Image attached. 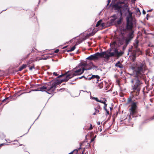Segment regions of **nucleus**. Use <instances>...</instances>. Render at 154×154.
Returning <instances> with one entry per match:
<instances>
[{"label":"nucleus","mask_w":154,"mask_h":154,"mask_svg":"<svg viewBox=\"0 0 154 154\" xmlns=\"http://www.w3.org/2000/svg\"><path fill=\"white\" fill-rule=\"evenodd\" d=\"M133 70V74L135 77L131 80V82L133 84V95L137 96L139 95L141 86V79L145 80V76L144 74L146 70V66L143 63L139 62L132 68Z\"/></svg>","instance_id":"f257e3e1"},{"label":"nucleus","mask_w":154,"mask_h":154,"mask_svg":"<svg viewBox=\"0 0 154 154\" xmlns=\"http://www.w3.org/2000/svg\"><path fill=\"white\" fill-rule=\"evenodd\" d=\"M126 29L127 30H131V32L128 34L126 37H125L124 33L122 32L119 34L116 38V40L118 42V43L121 45L123 44L125 41L126 45H128L134 36V31L132 29L133 27V20H126Z\"/></svg>","instance_id":"f03ea898"},{"label":"nucleus","mask_w":154,"mask_h":154,"mask_svg":"<svg viewBox=\"0 0 154 154\" xmlns=\"http://www.w3.org/2000/svg\"><path fill=\"white\" fill-rule=\"evenodd\" d=\"M76 69H77L76 70H74V73H70L68 74V72L61 75L58 74V78L65 76L63 79L60 80L58 79V85L60 84L62 82L67 81L69 79L75 76L82 74L84 72V70H85V68L84 67H79V66L78 67H76Z\"/></svg>","instance_id":"7ed1b4c3"},{"label":"nucleus","mask_w":154,"mask_h":154,"mask_svg":"<svg viewBox=\"0 0 154 154\" xmlns=\"http://www.w3.org/2000/svg\"><path fill=\"white\" fill-rule=\"evenodd\" d=\"M112 7L115 10H117L119 13L121 17L123 13H124L127 7H128V4H125L124 2L118 1L112 5Z\"/></svg>","instance_id":"20e7f679"},{"label":"nucleus","mask_w":154,"mask_h":154,"mask_svg":"<svg viewBox=\"0 0 154 154\" xmlns=\"http://www.w3.org/2000/svg\"><path fill=\"white\" fill-rule=\"evenodd\" d=\"M58 85V80L56 79L51 83H48L45 85V86H42L39 88L42 91H46L48 93L51 94L54 91Z\"/></svg>","instance_id":"39448f33"},{"label":"nucleus","mask_w":154,"mask_h":154,"mask_svg":"<svg viewBox=\"0 0 154 154\" xmlns=\"http://www.w3.org/2000/svg\"><path fill=\"white\" fill-rule=\"evenodd\" d=\"M128 103H131V107L129 109V112L130 115L133 117H134L137 113V105L138 102L132 100V98L131 97L128 98Z\"/></svg>","instance_id":"423d86ee"},{"label":"nucleus","mask_w":154,"mask_h":154,"mask_svg":"<svg viewBox=\"0 0 154 154\" xmlns=\"http://www.w3.org/2000/svg\"><path fill=\"white\" fill-rule=\"evenodd\" d=\"M138 40L137 39H136L135 40V43H134V46L136 49L135 50H134L131 49L132 55L135 59L142 54L141 51H140V49L138 48ZM129 51H131L130 49L129 50Z\"/></svg>","instance_id":"0eeeda50"},{"label":"nucleus","mask_w":154,"mask_h":154,"mask_svg":"<svg viewBox=\"0 0 154 154\" xmlns=\"http://www.w3.org/2000/svg\"><path fill=\"white\" fill-rule=\"evenodd\" d=\"M87 59L89 60H97L98 58L96 53L93 55H92L89 56L88 57Z\"/></svg>","instance_id":"6e6552de"},{"label":"nucleus","mask_w":154,"mask_h":154,"mask_svg":"<svg viewBox=\"0 0 154 154\" xmlns=\"http://www.w3.org/2000/svg\"><path fill=\"white\" fill-rule=\"evenodd\" d=\"M112 50H113V51L115 52V56L117 57H119L121 56L123 54V52L122 51L119 52L118 49L116 48H112Z\"/></svg>","instance_id":"1a4fd4ad"},{"label":"nucleus","mask_w":154,"mask_h":154,"mask_svg":"<svg viewBox=\"0 0 154 154\" xmlns=\"http://www.w3.org/2000/svg\"><path fill=\"white\" fill-rule=\"evenodd\" d=\"M126 10H127L129 14V15H128L126 17V20H133L132 16V13L130 11L129 9L128 8V7H127V9Z\"/></svg>","instance_id":"9d476101"},{"label":"nucleus","mask_w":154,"mask_h":154,"mask_svg":"<svg viewBox=\"0 0 154 154\" xmlns=\"http://www.w3.org/2000/svg\"><path fill=\"white\" fill-rule=\"evenodd\" d=\"M92 65H93V63L91 62L89 63L88 64L87 63V68H85V70H89L91 69L92 68Z\"/></svg>","instance_id":"9b49d317"},{"label":"nucleus","mask_w":154,"mask_h":154,"mask_svg":"<svg viewBox=\"0 0 154 154\" xmlns=\"http://www.w3.org/2000/svg\"><path fill=\"white\" fill-rule=\"evenodd\" d=\"M115 66L116 67H119L121 69H122L123 67V65H122L120 61H118L115 64Z\"/></svg>","instance_id":"f8f14e48"},{"label":"nucleus","mask_w":154,"mask_h":154,"mask_svg":"<svg viewBox=\"0 0 154 154\" xmlns=\"http://www.w3.org/2000/svg\"><path fill=\"white\" fill-rule=\"evenodd\" d=\"M116 18H114L112 19H111L109 21H108L107 23L108 24H109V26H110L112 25L113 23H114V21L116 19Z\"/></svg>","instance_id":"ddd939ff"},{"label":"nucleus","mask_w":154,"mask_h":154,"mask_svg":"<svg viewBox=\"0 0 154 154\" xmlns=\"http://www.w3.org/2000/svg\"><path fill=\"white\" fill-rule=\"evenodd\" d=\"M106 53L105 52H102L101 53H97L98 58H99L100 57H103L106 54Z\"/></svg>","instance_id":"4468645a"},{"label":"nucleus","mask_w":154,"mask_h":154,"mask_svg":"<svg viewBox=\"0 0 154 154\" xmlns=\"http://www.w3.org/2000/svg\"><path fill=\"white\" fill-rule=\"evenodd\" d=\"M87 63L85 62H81L80 63V64L79 65V67H83V66H84L85 67L84 68H87Z\"/></svg>","instance_id":"2eb2a0df"},{"label":"nucleus","mask_w":154,"mask_h":154,"mask_svg":"<svg viewBox=\"0 0 154 154\" xmlns=\"http://www.w3.org/2000/svg\"><path fill=\"white\" fill-rule=\"evenodd\" d=\"M81 148H80L74 150L72 151L69 153L68 154H77L78 151H79Z\"/></svg>","instance_id":"dca6fc26"},{"label":"nucleus","mask_w":154,"mask_h":154,"mask_svg":"<svg viewBox=\"0 0 154 154\" xmlns=\"http://www.w3.org/2000/svg\"><path fill=\"white\" fill-rule=\"evenodd\" d=\"M135 14L137 16L139 17L140 15L141 14V12L138 8H137L136 9Z\"/></svg>","instance_id":"f3484780"},{"label":"nucleus","mask_w":154,"mask_h":154,"mask_svg":"<svg viewBox=\"0 0 154 154\" xmlns=\"http://www.w3.org/2000/svg\"><path fill=\"white\" fill-rule=\"evenodd\" d=\"M26 66H27L26 65L23 64L20 67V68L19 69L18 71H21L23 69L26 68Z\"/></svg>","instance_id":"a211bd4d"},{"label":"nucleus","mask_w":154,"mask_h":154,"mask_svg":"<svg viewBox=\"0 0 154 154\" xmlns=\"http://www.w3.org/2000/svg\"><path fill=\"white\" fill-rule=\"evenodd\" d=\"M91 78H92L93 79H94V78H96V79H97V81H98V80L100 79V77H99V76L98 75H92L91 76Z\"/></svg>","instance_id":"6ab92c4d"},{"label":"nucleus","mask_w":154,"mask_h":154,"mask_svg":"<svg viewBox=\"0 0 154 154\" xmlns=\"http://www.w3.org/2000/svg\"><path fill=\"white\" fill-rule=\"evenodd\" d=\"M102 21V20H99L97 22V23L96 25V27H97L98 26H99L100 25Z\"/></svg>","instance_id":"aec40b11"},{"label":"nucleus","mask_w":154,"mask_h":154,"mask_svg":"<svg viewBox=\"0 0 154 154\" xmlns=\"http://www.w3.org/2000/svg\"><path fill=\"white\" fill-rule=\"evenodd\" d=\"M113 51L114 52H109V54L110 57H113L114 55H115V52L114 51Z\"/></svg>","instance_id":"412c9836"},{"label":"nucleus","mask_w":154,"mask_h":154,"mask_svg":"<svg viewBox=\"0 0 154 154\" xmlns=\"http://www.w3.org/2000/svg\"><path fill=\"white\" fill-rule=\"evenodd\" d=\"M100 26L103 28H104L105 27H106L107 26L106 25V23H101Z\"/></svg>","instance_id":"4be33fe9"},{"label":"nucleus","mask_w":154,"mask_h":154,"mask_svg":"<svg viewBox=\"0 0 154 154\" xmlns=\"http://www.w3.org/2000/svg\"><path fill=\"white\" fill-rule=\"evenodd\" d=\"M122 20V18L121 17L120 19L117 21V23L118 25H120L121 23Z\"/></svg>","instance_id":"5701e85b"},{"label":"nucleus","mask_w":154,"mask_h":154,"mask_svg":"<svg viewBox=\"0 0 154 154\" xmlns=\"http://www.w3.org/2000/svg\"><path fill=\"white\" fill-rule=\"evenodd\" d=\"M75 48V46H74L73 47L71 48L70 49H69V50H68L67 51L68 52H71V51H74Z\"/></svg>","instance_id":"b1692460"},{"label":"nucleus","mask_w":154,"mask_h":154,"mask_svg":"<svg viewBox=\"0 0 154 154\" xmlns=\"http://www.w3.org/2000/svg\"><path fill=\"white\" fill-rule=\"evenodd\" d=\"M103 100H99V102H100L101 103H103V104L105 103V102L106 101V99H105L104 98L103 99Z\"/></svg>","instance_id":"393cba45"},{"label":"nucleus","mask_w":154,"mask_h":154,"mask_svg":"<svg viewBox=\"0 0 154 154\" xmlns=\"http://www.w3.org/2000/svg\"><path fill=\"white\" fill-rule=\"evenodd\" d=\"M104 56L105 57H104L106 59H109V57H110L109 56V54H106H106H105Z\"/></svg>","instance_id":"a878e982"},{"label":"nucleus","mask_w":154,"mask_h":154,"mask_svg":"<svg viewBox=\"0 0 154 154\" xmlns=\"http://www.w3.org/2000/svg\"><path fill=\"white\" fill-rule=\"evenodd\" d=\"M99 112V111L98 109H95V112L93 114V115H95L98 113Z\"/></svg>","instance_id":"bb28decb"},{"label":"nucleus","mask_w":154,"mask_h":154,"mask_svg":"<svg viewBox=\"0 0 154 154\" xmlns=\"http://www.w3.org/2000/svg\"><path fill=\"white\" fill-rule=\"evenodd\" d=\"M90 147V143H88L87 145L85 146V147L84 148H85H85L88 149V148H89Z\"/></svg>","instance_id":"cd10ccee"},{"label":"nucleus","mask_w":154,"mask_h":154,"mask_svg":"<svg viewBox=\"0 0 154 154\" xmlns=\"http://www.w3.org/2000/svg\"><path fill=\"white\" fill-rule=\"evenodd\" d=\"M88 152L86 151L85 152V148H84L83 149V151H82V153L81 154H88Z\"/></svg>","instance_id":"c85d7f7f"},{"label":"nucleus","mask_w":154,"mask_h":154,"mask_svg":"<svg viewBox=\"0 0 154 154\" xmlns=\"http://www.w3.org/2000/svg\"><path fill=\"white\" fill-rule=\"evenodd\" d=\"M95 34V33L92 32L89 33L88 35H87L88 37H90L91 36Z\"/></svg>","instance_id":"c756f323"},{"label":"nucleus","mask_w":154,"mask_h":154,"mask_svg":"<svg viewBox=\"0 0 154 154\" xmlns=\"http://www.w3.org/2000/svg\"><path fill=\"white\" fill-rule=\"evenodd\" d=\"M149 49H148L146 51V54L147 55H149Z\"/></svg>","instance_id":"7c9ffc66"},{"label":"nucleus","mask_w":154,"mask_h":154,"mask_svg":"<svg viewBox=\"0 0 154 154\" xmlns=\"http://www.w3.org/2000/svg\"><path fill=\"white\" fill-rule=\"evenodd\" d=\"M93 99L94 100H95L97 102H99V100L98 99L97 97H93Z\"/></svg>","instance_id":"2f4dec72"},{"label":"nucleus","mask_w":154,"mask_h":154,"mask_svg":"<svg viewBox=\"0 0 154 154\" xmlns=\"http://www.w3.org/2000/svg\"><path fill=\"white\" fill-rule=\"evenodd\" d=\"M116 44V42H114L112 43H110V45H114V46H115Z\"/></svg>","instance_id":"473e14b6"},{"label":"nucleus","mask_w":154,"mask_h":154,"mask_svg":"<svg viewBox=\"0 0 154 154\" xmlns=\"http://www.w3.org/2000/svg\"><path fill=\"white\" fill-rule=\"evenodd\" d=\"M104 104V108L105 110H106L107 109H106V107L107 106V104L106 103V102H105V103Z\"/></svg>","instance_id":"72a5a7b5"},{"label":"nucleus","mask_w":154,"mask_h":154,"mask_svg":"<svg viewBox=\"0 0 154 154\" xmlns=\"http://www.w3.org/2000/svg\"><path fill=\"white\" fill-rule=\"evenodd\" d=\"M93 129V127L91 124H90V126L89 128L88 129V130H91Z\"/></svg>","instance_id":"f704fd0d"},{"label":"nucleus","mask_w":154,"mask_h":154,"mask_svg":"<svg viewBox=\"0 0 154 154\" xmlns=\"http://www.w3.org/2000/svg\"><path fill=\"white\" fill-rule=\"evenodd\" d=\"M99 86L100 88H101L103 87V84L101 83L99 85Z\"/></svg>","instance_id":"c9c22d12"},{"label":"nucleus","mask_w":154,"mask_h":154,"mask_svg":"<svg viewBox=\"0 0 154 154\" xmlns=\"http://www.w3.org/2000/svg\"><path fill=\"white\" fill-rule=\"evenodd\" d=\"M148 46L149 47H154V45H151V44H149Z\"/></svg>","instance_id":"e433bc0d"},{"label":"nucleus","mask_w":154,"mask_h":154,"mask_svg":"<svg viewBox=\"0 0 154 154\" xmlns=\"http://www.w3.org/2000/svg\"><path fill=\"white\" fill-rule=\"evenodd\" d=\"M53 74L55 76H57V73L54 72L53 73Z\"/></svg>","instance_id":"4c0bfd02"},{"label":"nucleus","mask_w":154,"mask_h":154,"mask_svg":"<svg viewBox=\"0 0 154 154\" xmlns=\"http://www.w3.org/2000/svg\"><path fill=\"white\" fill-rule=\"evenodd\" d=\"M93 66V68H97V66H96L94 65L93 64V65L92 66ZM93 68V67H92Z\"/></svg>","instance_id":"58836bf2"},{"label":"nucleus","mask_w":154,"mask_h":154,"mask_svg":"<svg viewBox=\"0 0 154 154\" xmlns=\"http://www.w3.org/2000/svg\"><path fill=\"white\" fill-rule=\"evenodd\" d=\"M124 42H125V45H124V46L123 47V48H125V47L127 46L128 45H126V44H125V41H124ZM124 43H123V44H124Z\"/></svg>","instance_id":"ea45409f"},{"label":"nucleus","mask_w":154,"mask_h":154,"mask_svg":"<svg viewBox=\"0 0 154 154\" xmlns=\"http://www.w3.org/2000/svg\"><path fill=\"white\" fill-rule=\"evenodd\" d=\"M65 89V88H63V89H62V88H61V89H59V90H58V91H61V90H64Z\"/></svg>","instance_id":"a19ab883"},{"label":"nucleus","mask_w":154,"mask_h":154,"mask_svg":"<svg viewBox=\"0 0 154 154\" xmlns=\"http://www.w3.org/2000/svg\"><path fill=\"white\" fill-rule=\"evenodd\" d=\"M34 68V67L33 66H31V67H29V69L31 70H32V69H33Z\"/></svg>","instance_id":"79ce46f5"},{"label":"nucleus","mask_w":154,"mask_h":154,"mask_svg":"<svg viewBox=\"0 0 154 154\" xmlns=\"http://www.w3.org/2000/svg\"><path fill=\"white\" fill-rule=\"evenodd\" d=\"M94 138H92L91 139L90 143L92 142L93 141H94Z\"/></svg>","instance_id":"37998d69"},{"label":"nucleus","mask_w":154,"mask_h":154,"mask_svg":"<svg viewBox=\"0 0 154 154\" xmlns=\"http://www.w3.org/2000/svg\"><path fill=\"white\" fill-rule=\"evenodd\" d=\"M54 52L55 53H58V49H56L55 51H54Z\"/></svg>","instance_id":"c03bdc74"},{"label":"nucleus","mask_w":154,"mask_h":154,"mask_svg":"<svg viewBox=\"0 0 154 154\" xmlns=\"http://www.w3.org/2000/svg\"><path fill=\"white\" fill-rule=\"evenodd\" d=\"M143 14H145L146 13V12L144 11V10H143Z\"/></svg>","instance_id":"a18cd8bd"},{"label":"nucleus","mask_w":154,"mask_h":154,"mask_svg":"<svg viewBox=\"0 0 154 154\" xmlns=\"http://www.w3.org/2000/svg\"><path fill=\"white\" fill-rule=\"evenodd\" d=\"M105 110L106 111V112L107 113V114L108 115H109V111H108L107 109H106V110Z\"/></svg>","instance_id":"49530a36"},{"label":"nucleus","mask_w":154,"mask_h":154,"mask_svg":"<svg viewBox=\"0 0 154 154\" xmlns=\"http://www.w3.org/2000/svg\"><path fill=\"white\" fill-rule=\"evenodd\" d=\"M8 99V98H5V99H4V100H3L2 101V102H4L6 100H7Z\"/></svg>","instance_id":"de8ad7c7"},{"label":"nucleus","mask_w":154,"mask_h":154,"mask_svg":"<svg viewBox=\"0 0 154 154\" xmlns=\"http://www.w3.org/2000/svg\"><path fill=\"white\" fill-rule=\"evenodd\" d=\"M91 79H92V78H91V77H89V78H88V80H91Z\"/></svg>","instance_id":"09e8293b"},{"label":"nucleus","mask_w":154,"mask_h":154,"mask_svg":"<svg viewBox=\"0 0 154 154\" xmlns=\"http://www.w3.org/2000/svg\"><path fill=\"white\" fill-rule=\"evenodd\" d=\"M97 125H100V122H97Z\"/></svg>","instance_id":"8fccbe9b"},{"label":"nucleus","mask_w":154,"mask_h":154,"mask_svg":"<svg viewBox=\"0 0 154 154\" xmlns=\"http://www.w3.org/2000/svg\"><path fill=\"white\" fill-rule=\"evenodd\" d=\"M152 10V9H151V10H149V11H148L147 12H150V11H151Z\"/></svg>","instance_id":"3c124183"},{"label":"nucleus","mask_w":154,"mask_h":154,"mask_svg":"<svg viewBox=\"0 0 154 154\" xmlns=\"http://www.w3.org/2000/svg\"><path fill=\"white\" fill-rule=\"evenodd\" d=\"M110 110H112V109L113 108L112 107H110Z\"/></svg>","instance_id":"603ef678"},{"label":"nucleus","mask_w":154,"mask_h":154,"mask_svg":"<svg viewBox=\"0 0 154 154\" xmlns=\"http://www.w3.org/2000/svg\"><path fill=\"white\" fill-rule=\"evenodd\" d=\"M82 78H81V77H79V79H82Z\"/></svg>","instance_id":"864d4df0"},{"label":"nucleus","mask_w":154,"mask_h":154,"mask_svg":"<svg viewBox=\"0 0 154 154\" xmlns=\"http://www.w3.org/2000/svg\"><path fill=\"white\" fill-rule=\"evenodd\" d=\"M3 145V144H1V145H0V147L1 146H2Z\"/></svg>","instance_id":"5fc2aeb1"},{"label":"nucleus","mask_w":154,"mask_h":154,"mask_svg":"<svg viewBox=\"0 0 154 154\" xmlns=\"http://www.w3.org/2000/svg\"><path fill=\"white\" fill-rule=\"evenodd\" d=\"M66 47H64L63 48H66Z\"/></svg>","instance_id":"6e6d98bb"},{"label":"nucleus","mask_w":154,"mask_h":154,"mask_svg":"<svg viewBox=\"0 0 154 154\" xmlns=\"http://www.w3.org/2000/svg\"><path fill=\"white\" fill-rule=\"evenodd\" d=\"M83 77H84V76H82L81 77V78H83Z\"/></svg>","instance_id":"4d7b16f0"},{"label":"nucleus","mask_w":154,"mask_h":154,"mask_svg":"<svg viewBox=\"0 0 154 154\" xmlns=\"http://www.w3.org/2000/svg\"><path fill=\"white\" fill-rule=\"evenodd\" d=\"M25 59V58H24V59H21V60H24Z\"/></svg>","instance_id":"13d9d810"}]
</instances>
